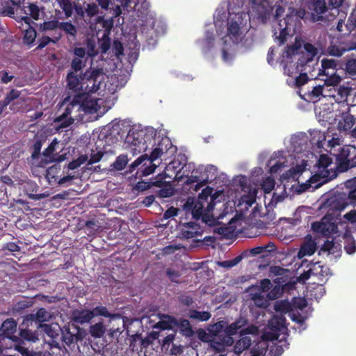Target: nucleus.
I'll list each match as a JSON object with an SVG mask.
<instances>
[{
    "instance_id": "obj_39",
    "label": "nucleus",
    "mask_w": 356,
    "mask_h": 356,
    "mask_svg": "<svg viewBox=\"0 0 356 356\" xmlns=\"http://www.w3.org/2000/svg\"><path fill=\"white\" fill-rule=\"evenodd\" d=\"M204 207V202H202V200H197L195 206L192 210V215L193 218L196 220L200 219L202 216L203 215V208Z\"/></svg>"
},
{
    "instance_id": "obj_11",
    "label": "nucleus",
    "mask_w": 356,
    "mask_h": 356,
    "mask_svg": "<svg viewBox=\"0 0 356 356\" xmlns=\"http://www.w3.org/2000/svg\"><path fill=\"white\" fill-rule=\"evenodd\" d=\"M334 227L333 224L329 222H324L323 220L321 222L316 221L312 224V229L314 232L325 236L330 235L333 232Z\"/></svg>"
},
{
    "instance_id": "obj_35",
    "label": "nucleus",
    "mask_w": 356,
    "mask_h": 356,
    "mask_svg": "<svg viewBox=\"0 0 356 356\" xmlns=\"http://www.w3.org/2000/svg\"><path fill=\"white\" fill-rule=\"evenodd\" d=\"M104 153L105 152L102 151V149H98V147H96L95 149H92L90 157L88 161V165H92L99 162L102 159Z\"/></svg>"
},
{
    "instance_id": "obj_27",
    "label": "nucleus",
    "mask_w": 356,
    "mask_h": 356,
    "mask_svg": "<svg viewBox=\"0 0 356 356\" xmlns=\"http://www.w3.org/2000/svg\"><path fill=\"white\" fill-rule=\"evenodd\" d=\"M325 76V79H322L324 81L325 85L327 86H337L341 81V77L337 74V72H330Z\"/></svg>"
},
{
    "instance_id": "obj_7",
    "label": "nucleus",
    "mask_w": 356,
    "mask_h": 356,
    "mask_svg": "<svg viewBox=\"0 0 356 356\" xmlns=\"http://www.w3.org/2000/svg\"><path fill=\"white\" fill-rule=\"evenodd\" d=\"M213 191L211 187L207 186L198 195L197 200H202V202H204V204L207 203V211L208 212L213 209L216 204L215 200L217 195L216 193L212 195Z\"/></svg>"
},
{
    "instance_id": "obj_60",
    "label": "nucleus",
    "mask_w": 356,
    "mask_h": 356,
    "mask_svg": "<svg viewBox=\"0 0 356 356\" xmlns=\"http://www.w3.org/2000/svg\"><path fill=\"white\" fill-rule=\"evenodd\" d=\"M111 47V40L106 34L102 38V41L100 44V49L102 53H106Z\"/></svg>"
},
{
    "instance_id": "obj_63",
    "label": "nucleus",
    "mask_w": 356,
    "mask_h": 356,
    "mask_svg": "<svg viewBox=\"0 0 356 356\" xmlns=\"http://www.w3.org/2000/svg\"><path fill=\"white\" fill-rule=\"evenodd\" d=\"M84 66L85 63L80 58H74L71 63V67L74 72L81 70Z\"/></svg>"
},
{
    "instance_id": "obj_6",
    "label": "nucleus",
    "mask_w": 356,
    "mask_h": 356,
    "mask_svg": "<svg viewBox=\"0 0 356 356\" xmlns=\"http://www.w3.org/2000/svg\"><path fill=\"white\" fill-rule=\"evenodd\" d=\"M304 12L293 10L289 15L284 18L285 26L289 29V31L295 32L296 29L301 24L300 19L302 18Z\"/></svg>"
},
{
    "instance_id": "obj_36",
    "label": "nucleus",
    "mask_w": 356,
    "mask_h": 356,
    "mask_svg": "<svg viewBox=\"0 0 356 356\" xmlns=\"http://www.w3.org/2000/svg\"><path fill=\"white\" fill-rule=\"evenodd\" d=\"M152 28L156 37L163 35L167 29L166 25L161 20H154L152 23Z\"/></svg>"
},
{
    "instance_id": "obj_12",
    "label": "nucleus",
    "mask_w": 356,
    "mask_h": 356,
    "mask_svg": "<svg viewBox=\"0 0 356 356\" xmlns=\"http://www.w3.org/2000/svg\"><path fill=\"white\" fill-rule=\"evenodd\" d=\"M339 62L334 59L323 58L321 60V68L318 75H327L330 72H337Z\"/></svg>"
},
{
    "instance_id": "obj_53",
    "label": "nucleus",
    "mask_w": 356,
    "mask_h": 356,
    "mask_svg": "<svg viewBox=\"0 0 356 356\" xmlns=\"http://www.w3.org/2000/svg\"><path fill=\"white\" fill-rule=\"evenodd\" d=\"M47 34V35L50 36L51 42L54 44L57 43L63 36V33L60 28H56L54 31L48 32Z\"/></svg>"
},
{
    "instance_id": "obj_41",
    "label": "nucleus",
    "mask_w": 356,
    "mask_h": 356,
    "mask_svg": "<svg viewBox=\"0 0 356 356\" xmlns=\"http://www.w3.org/2000/svg\"><path fill=\"white\" fill-rule=\"evenodd\" d=\"M346 31L344 35L349 34L356 28V16L353 13L348 17L345 24Z\"/></svg>"
},
{
    "instance_id": "obj_30",
    "label": "nucleus",
    "mask_w": 356,
    "mask_h": 356,
    "mask_svg": "<svg viewBox=\"0 0 356 356\" xmlns=\"http://www.w3.org/2000/svg\"><path fill=\"white\" fill-rule=\"evenodd\" d=\"M156 195L161 198L170 197L175 193L174 188L168 182L165 186L160 188L156 192Z\"/></svg>"
},
{
    "instance_id": "obj_1",
    "label": "nucleus",
    "mask_w": 356,
    "mask_h": 356,
    "mask_svg": "<svg viewBox=\"0 0 356 356\" xmlns=\"http://www.w3.org/2000/svg\"><path fill=\"white\" fill-rule=\"evenodd\" d=\"M126 141L130 144L133 154L145 152L149 148L152 149L151 154H143L136 159L129 166V172L137 169L136 177H143L153 173L156 165L153 162L161 156L165 159L177 152V147L172 145L170 139L165 137H157L156 131L153 127H146L140 130L129 131Z\"/></svg>"
},
{
    "instance_id": "obj_45",
    "label": "nucleus",
    "mask_w": 356,
    "mask_h": 356,
    "mask_svg": "<svg viewBox=\"0 0 356 356\" xmlns=\"http://www.w3.org/2000/svg\"><path fill=\"white\" fill-rule=\"evenodd\" d=\"M177 298L179 302L184 306L189 307L194 302L193 298L188 293L180 294Z\"/></svg>"
},
{
    "instance_id": "obj_50",
    "label": "nucleus",
    "mask_w": 356,
    "mask_h": 356,
    "mask_svg": "<svg viewBox=\"0 0 356 356\" xmlns=\"http://www.w3.org/2000/svg\"><path fill=\"white\" fill-rule=\"evenodd\" d=\"M14 79V75L6 70L0 71V83L1 84H8Z\"/></svg>"
},
{
    "instance_id": "obj_18",
    "label": "nucleus",
    "mask_w": 356,
    "mask_h": 356,
    "mask_svg": "<svg viewBox=\"0 0 356 356\" xmlns=\"http://www.w3.org/2000/svg\"><path fill=\"white\" fill-rule=\"evenodd\" d=\"M94 317V312L90 310L83 309L74 313V319L79 323H88Z\"/></svg>"
},
{
    "instance_id": "obj_23",
    "label": "nucleus",
    "mask_w": 356,
    "mask_h": 356,
    "mask_svg": "<svg viewBox=\"0 0 356 356\" xmlns=\"http://www.w3.org/2000/svg\"><path fill=\"white\" fill-rule=\"evenodd\" d=\"M269 324L273 330L282 331L286 327V319L282 316H276L271 319Z\"/></svg>"
},
{
    "instance_id": "obj_44",
    "label": "nucleus",
    "mask_w": 356,
    "mask_h": 356,
    "mask_svg": "<svg viewBox=\"0 0 356 356\" xmlns=\"http://www.w3.org/2000/svg\"><path fill=\"white\" fill-rule=\"evenodd\" d=\"M128 163V158L126 155H120L117 157L113 163L114 168L118 170H123Z\"/></svg>"
},
{
    "instance_id": "obj_52",
    "label": "nucleus",
    "mask_w": 356,
    "mask_h": 356,
    "mask_svg": "<svg viewBox=\"0 0 356 356\" xmlns=\"http://www.w3.org/2000/svg\"><path fill=\"white\" fill-rule=\"evenodd\" d=\"M90 333L95 337H100L104 333V329L102 324L96 323L90 327Z\"/></svg>"
},
{
    "instance_id": "obj_48",
    "label": "nucleus",
    "mask_w": 356,
    "mask_h": 356,
    "mask_svg": "<svg viewBox=\"0 0 356 356\" xmlns=\"http://www.w3.org/2000/svg\"><path fill=\"white\" fill-rule=\"evenodd\" d=\"M327 10L325 0H315L314 2V10L318 14H323Z\"/></svg>"
},
{
    "instance_id": "obj_29",
    "label": "nucleus",
    "mask_w": 356,
    "mask_h": 356,
    "mask_svg": "<svg viewBox=\"0 0 356 356\" xmlns=\"http://www.w3.org/2000/svg\"><path fill=\"white\" fill-rule=\"evenodd\" d=\"M191 168V164L188 163L187 165H184L181 170L183 171L182 176H185L186 179L185 180V184L187 185L192 184L195 182H198L199 178L197 175H189L190 169Z\"/></svg>"
},
{
    "instance_id": "obj_24",
    "label": "nucleus",
    "mask_w": 356,
    "mask_h": 356,
    "mask_svg": "<svg viewBox=\"0 0 356 356\" xmlns=\"http://www.w3.org/2000/svg\"><path fill=\"white\" fill-rule=\"evenodd\" d=\"M60 24L61 22H59L58 19L46 21L40 24L38 30L40 32L48 33L49 31H54L56 28H60Z\"/></svg>"
},
{
    "instance_id": "obj_46",
    "label": "nucleus",
    "mask_w": 356,
    "mask_h": 356,
    "mask_svg": "<svg viewBox=\"0 0 356 356\" xmlns=\"http://www.w3.org/2000/svg\"><path fill=\"white\" fill-rule=\"evenodd\" d=\"M20 95V91L13 88L6 94L3 100L9 105L13 101L19 97Z\"/></svg>"
},
{
    "instance_id": "obj_38",
    "label": "nucleus",
    "mask_w": 356,
    "mask_h": 356,
    "mask_svg": "<svg viewBox=\"0 0 356 356\" xmlns=\"http://www.w3.org/2000/svg\"><path fill=\"white\" fill-rule=\"evenodd\" d=\"M59 4L66 17H71L74 9L72 1L70 0H59Z\"/></svg>"
},
{
    "instance_id": "obj_16",
    "label": "nucleus",
    "mask_w": 356,
    "mask_h": 356,
    "mask_svg": "<svg viewBox=\"0 0 356 356\" xmlns=\"http://www.w3.org/2000/svg\"><path fill=\"white\" fill-rule=\"evenodd\" d=\"M307 67V65H298L297 63L296 69L298 71H300V73L296 79V86L297 87H300L305 84H306L309 81L308 74L312 72L313 71H307L305 70Z\"/></svg>"
},
{
    "instance_id": "obj_43",
    "label": "nucleus",
    "mask_w": 356,
    "mask_h": 356,
    "mask_svg": "<svg viewBox=\"0 0 356 356\" xmlns=\"http://www.w3.org/2000/svg\"><path fill=\"white\" fill-rule=\"evenodd\" d=\"M242 259V257L241 255H238L231 260H226L223 261H219L218 262V265L219 266L225 268H229L232 267H234V266L237 265Z\"/></svg>"
},
{
    "instance_id": "obj_4",
    "label": "nucleus",
    "mask_w": 356,
    "mask_h": 356,
    "mask_svg": "<svg viewBox=\"0 0 356 356\" xmlns=\"http://www.w3.org/2000/svg\"><path fill=\"white\" fill-rule=\"evenodd\" d=\"M304 49L305 52H302L297 61L298 65H307V67L305 70L314 71V66L317 63L314 60V58L318 54V49L312 44L307 42L304 44Z\"/></svg>"
},
{
    "instance_id": "obj_25",
    "label": "nucleus",
    "mask_w": 356,
    "mask_h": 356,
    "mask_svg": "<svg viewBox=\"0 0 356 356\" xmlns=\"http://www.w3.org/2000/svg\"><path fill=\"white\" fill-rule=\"evenodd\" d=\"M323 86L321 85L312 86V90L305 92V95L307 96L308 101L316 102L323 95Z\"/></svg>"
},
{
    "instance_id": "obj_54",
    "label": "nucleus",
    "mask_w": 356,
    "mask_h": 356,
    "mask_svg": "<svg viewBox=\"0 0 356 356\" xmlns=\"http://www.w3.org/2000/svg\"><path fill=\"white\" fill-rule=\"evenodd\" d=\"M85 10L87 15L91 17L99 13V6L95 3H88Z\"/></svg>"
},
{
    "instance_id": "obj_14",
    "label": "nucleus",
    "mask_w": 356,
    "mask_h": 356,
    "mask_svg": "<svg viewBox=\"0 0 356 356\" xmlns=\"http://www.w3.org/2000/svg\"><path fill=\"white\" fill-rule=\"evenodd\" d=\"M60 29L64 32L69 41L76 40L77 28L70 22H61Z\"/></svg>"
},
{
    "instance_id": "obj_28",
    "label": "nucleus",
    "mask_w": 356,
    "mask_h": 356,
    "mask_svg": "<svg viewBox=\"0 0 356 356\" xmlns=\"http://www.w3.org/2000/svg\"><path fill=\"white\" fill-rule=\"evenodd\" d=\"M252 300L254 302V304L259 308H267L269 305L268 299L267 296L266 297L261 293H256L252 295Z\"/></svg>"
},
{
    "instance_id": "obj_47",
    "label": "nucleus",
    "mask_w": 356,
    "mask_h": 356,
    "mask_svg": "<svg viewBox=\"0 0 356 356\" xmlns=\"http://www.w3.org/2000/svg\"><path fill=\"white\" fill-rule=\"evenodd\" d=\"M346 72L350 76L356 75V58H350L346 63Z\"/></svg>"
},
{
    "instance_id": "obj_22",
    "label": "nucleus",
    "mask_w": 356,
    "mask_h": 356,
    "mask_svg": "<svg viewBox=\"0 0 356 356\" xmlns=\"http://www.w3.org/2000/svg\"><path fill=\"white\" fill-rule=\"evenodd\" d=\"M81 76H78L74 72L71 71L67 73V86L70 90H77L79 89L80 79Z\"/></svg>"
},
{
    "instance_id": "obj_8",
    "label": "nucleus",
    "mask_w": 356,
    "mask_h": 356,
    "mask_svg": "<svg viewBox=\"0 0 356 356\" xmlns=\"http://www.w3.org/2000/svg\"><path fill=\"white\" fill-rule=\"evenodd\" d=\"M51 317V314L47 312L46 309L42 307L40 308L35 314H30L27 315L24 320L23 324L25 323V321L27 325H29V323H31L33 321L41 323L49 321Z\"/></svg>"
},
{
    "instance_id": "obj_56",
    "label": "nucleus",
    "mask_w": 356,
    "mask_h": 356,
    "mask_svg": "<svg viewBox=\"0 0 356 356\" xmlns=\"http://www.w3.org/2000/svg\"><path fill=\"white\" fill-rule=\"evenodd\" d=\"M92 312H94L95 316H101L104 317H109L111 316V314L108 311L107 308L104 306H98L93 309Z\"/></svg>"
},
{
    "instance_id": "obj_64",
    "label": "nucleus",
    "mask_w": 356,
    "mask_h": 356,
    "mask_svg": "<svg viewBox=\"0 0 356 356\" xmlns=\"http://www.w3.org/2000/svg\"><path fill=\"white\" fill-rule=\"evenodd\" d=\"M42 141L40 140H37L35 141V143H33V152H32V158L35 159V158H38L39 154H40V150H41V148H42Z\"/></svg>"
},
{
    "instance_id": "obj_51",
    "label": "nucleus",
    "mask_w": 356,
    "mask_h": 356,
    "mask_svg": "<svg viewBox=\"0 0 356 356\" xmlns=\"http://www.w3.org/2000/svg\"><path fill=\"white\" fill-rule=\"evenodd\" d=\"M281 293L282 292L280 286L279 285H276L269 290V291L266 294V296L268 300H274L278 298L280 296Z\"/></svg>"
},
{
    "instance_id": "obj_62",
    "label": "nucleus",
    "mask_w": 356,
    "mask_h": 356,
    "mask_svg": "<svg viewBox=\"0 0 356 356\" xmlns=\"http://www.w3.org/2000/svg\"><path fill=\"white\" fill-rule=\"evenodd\" d=\"M351 91V88L345 86H340L337 89V94L340 96V98L345 99L347 98Z\"/></svg>"
},
{
    "instance_id": "obj_19",
    "label": "nucleus",
    "mask_w": 356,
    "mask_h": 356,
    "mask_svg": "<svg viewBox=\"0 0 356 356\" xmlns=\"http://www.w3.org/2000/svg\"><path fill=\"white\" fill-rule=\"evenodd\" d=\"M187 316L191 319L204 322L207 321L211 318V314L206 311L200 312L196 309H189Z\"/></svg>"
},
{
    "instance_id": "obj_31",
    "label": "nucleus",
    "mask_w": 356,
    "mask_h": 356,
    "mask_svg": "<svg viewBox=\"0 0 356 356\" xmlns=\"http://www.w3.org/2000/svg\"><path fill=\"white\" fill-rule=\"evenodd\" d=\"M145 0H122L121 6L127 9H134L135 10H139L142 6H140V3H145Z\"/></svg>"
},
{
    "instance_id": "obj_13",
    "label": "nucleus",
    "mask_w": 356,
    "mask_h": 356,
    "mask_svg": "<svg viewBox=\"0 0 356 356\" xmlns=\"http://www.w3.org/2000/svg\"><path fill=\"white\" fill-rule=\"evenodd\" d=\"M17 323L13 318L5 320L1 326L2 334L8 339H13V334L16 332Z\"/></svg>"
},
{
    "instance_id": "obj_17",
    "label": "nucleus",
    "mask_w": 356,
    "mask_h": 356,
    "mask_svg": "<svg viewBox=\"0 0 356 356\" xmlns=\"http://www.w3.org/2000/svg\"><path fill=\"white\" fill-rule=\"evenodd\" d=\"M356 118L350 113H343L341 120L339 122V128L341 130H350L355 124Z\"/></svg>"
},
{
    "instance_id": "obj_49",
    "label": "nucleus",
    "mask_w": 356,
    "mask_h": 356,
    "mask_svg": "<svg viewBox=\"0 0 356 356\" xmlns=\"http://www.w3.org/2000/svg\"><path fill=\"white\" fill-rule=\"evenodd\" d=\"M316 247L314 243H309L303 245L300 248V252L303 255H312L316 251Z\"/></svg>"
},
{
    "instance_id": "obj_37",
    "label": "nucleus",
    "mask_w": 356,
    "mask_h": 356,
    "mask_svg": "<svg viewBox=\"0 0 356 356\" xmlns=\"http://www.w3.org/2000/svg\"><path fill=\"white\" fill-rule=\"evenodd\" d=\"M227 323L220 321L216 323H214L213 325H211V327L210 329V332L214 335V336H222V333H225V329L226 327Z\"/></svg>"
},
{
    "instance_id": "obj_33",
    "label": "nucleus",
    "mask_w": 356,
    "mask_h": 356,
    "mask_svg": "<svg viewBox=\"0 0 356 356\" xmlns=\"http://www.w3.org/2000/svg\"><path fill=\"white\" fill-rule=\"evenodd\" d=\"M306 164L296 165L295 167L290 168L286 172L287 178L295 179L297 176L302 173L305 170Z\"/></svg>"
},
{
    "instance_id": "obj_15",
    "label": "nucleus",
    "mask_w": 356,
    "mask_h": 356,
    "mask_svg": "<svg viewBox=\"0 0 356 356\" xmlns=\"http://www.w3.org/2000/svg\"><path fill=\"white\" fill-rule=\"evenodd\" d=\"M176 329L186 337H191L194 335V331L188 320L184 318L177 319Z\"/></svg>"
},
{
    "instance_id": "obj_3",
    "label": "nucleus",
    "mask_w": 356,
    "mask_h": 356,
    "mask_svg": "<svg viewBox=\"0 0 356 356\" xmlns=\"http://www.w3.org/2000/svg\"><path fill=\"white\" fill-rule=\"evenodd\" d=\"M332 159L326 154H321L317 162L318 172L312 176L309 179L310 186L312 184H316L315 188L321 186L323 184L327 183L330 179L329 178L330 172L327 168L331 165Z\"/></svg>"
},
{
    "instance_id": "obj_42",
    "label": "nucleus",
    "mask_w": 356,
    "mask_h": 356,
    "mask_svg": "<svg viewBox=\"0 0 356 356\" xmlns=\"http://www.w3.org/2000/svg\"><path fill=\"white\" fill-rule=\"evenodd\" d=\"M240 32L239 24L236 21H231L227 23V33L229 35L238 36Z\"/></svg>"
},
{
    "instance_id": "obj_9",
    "label": "nucleus",
    "mask_w": 356,
    "mask_h": 356,
    "mask_svg": "<svg viewBox=\"0 0 356 356\" xmlns=\"http://www.w3.org/2000/svg\"><path fill=\"white\" fill-rule=\"evenodd\" d=\"M200 226L195 222H188L183 225L180 231V238L190 239L200 234Z\"/></svg>"
},
{
    "instance_id": "obj_34",
    "label": "nucleus",
    "mask_w": 356,
    "mask_h": 356,
    "mask_svg": "<svg viewBox=\"0 0 356 356\" xmlns=\"http://www.w3.org/2000/svg\"><path fill=\"white\" fill-rule=\"evenodd\" d=\"M19 335L21 338L29 341L35 342L38 340V334L29 329H21Z\"/></svg>"
},
{
    "instance_id": "obj_21",
    "label": "nucleus",
    "mask_w": 356,
    "mask_h": 356,
    "mask_svg": "<svg viewBox=\"0 0 356 356\" xmlns=\"http://www.w3.org/2000/svg\"><path fill=\"white\" fill-rule=\"evenodd\" d=\"M238 330H237L235 324L231 323L229 325H226L225 329V337L222 340V344L229 346L233 343V339L232 336L236 334Z\"/></svg>"
},
{
    "instance_id": "obj_58",
    "label": "nucleus",
    "mask_w": 356,
    "mask_h": 356,
    "mask_svg": "<svg viewBox=\"0 0 356 356\" xmlns=\"http://www.w3.org/2000/svg\"><path fill=\"white\" fill-rule=\"evenodd\" d=\"M96 1L98 3V6L108 13H110L111 8L116 6L113 5L111 0H96Z\"/></svg>"
},
{
    "instance_id": "obj_61",
    "label": "nucleus",
    "mask_w": 356,
    "mask_h": 356,
    "mask_svg": "<svg viewBox=\"0 0 356 356\" xmlns=\"http://www.w3.org/2000/svg\"><path fill=\"white\" fill-rule=\"evenodd\" d=\"M166 275L171 282L177 283L178 282L177 279L181 275L179 271L170 268H167Z\"/></svg>"
},
{
    "instance_id": "obj_32",
    "label": "nucleus",
    "mask_w": 356,
    "mask_h": 356,
    "mask_svg": "<svg viewBox=\"0 0 356 356\" xmlns=\"http://www.w3.org/2000/svg\"><path fill=\"white\" fill-rule=\"evenodd\" d=\"M166 320L162 321L160 322L161 327L162 329L172 330L176 329V326L177 325V319L171 316H166Z\"/></svg>"
},
{
    "instance_id": "obj_57",
    "label": "nucleus",
    "mask_w": 356,
    "mask_h": 356,
    "mask_svg": "<svg viewBox=\"0 0 356 356\" xmlns=\"http://www.w3.org/2000/svg\"><path fill=\"white\" fill-rule=\"evenodd\" d=\"M345 51V47L339 48L335 45H331L327 49V52L329 53V54L334 56H341L343 54Z\"/></svg>"
},
{
    "instance_id": "obj_55",
    "label": "nucleus",
    "mask_w": 356,
    "mask_h": 356,
    "mask_svg": "<svg viewBox=\"0 0 356 356\" xmlns=\"http://www.w3.org/2000/svg\"><path fill=\"white\" fill-rule=\"evenodd\" d=\"M290 31H289V29L286 26L280 30L279 36L276 37V39H277L279 41L280 44H283L285 43L287 40V36L290 34Z\"/></svg>"
},
{
    "instance_id": "obj_2",
    "label": "nucleus",
    "mask_w": 356,
    "mask_h": 356,
    "mask_svg": "<svg viewBox=\"0 0 356 356\" xmlns=\"http://www.w3.org/2000/svg\"><path fill=\"white\" fill-rule=\"evenodd\" d=\"M69 101L70 97H67L59 104V108L54 120V122L58 124V128H67L74 123V120L71 117L74 111H86V102L82 95H75L72 101Z\"/></svg>"
},
{
    "instance_id": "obj_26",
    "label": "nucleus",
    "mask_w": 356,
    "mask_h": 356,
    "mask_svg": "<svg viewBox=\"0 0 356 356\" xmlns=\"http://www.w3.org/2000/svg\"><path fill=\"white\" fill-rule=\"evenodd\" d=\"M37 36V32L33 26L27 27L24 30L23 42L24 44L30 45L33 44Z\"/></svg>"
},
{
    "instance_id": "obj_10",
    "label": "nucleus",
    "mask_w": 356,
    "mask_h": 356,
    "mask_svg": "<svg viewBox=\"0 0 356 356\" xmlns=\"http://www.w3.org/2000/svg\"><path fill=\"white\" fill-rule=\"evenodd\" d=\"M73 326V328L76 331V333H74L70 330V325H65L62 328H60L61 332V340L66 345L70 346L74 343V341H76L79 339V337L78 335V328L75 326Z\"/></svg>"
},
{
    "instance_id": "obj_40",
    "label": "nucleus",
    "mask_w": 356,
    "mask_h": 356,
    "mask_svg": "<svg viewBox=\"0 0 356 356\" xmlns=\"http://www.w3.org/2000/svg\"><path fill=\"white\" fill-rule=\"evenodd\" d=\"M24 10L26 14H29L33 19L37 20L39 19L40 10L38 6L35 3H29Z\"/></svg>"
},
{
    "instance_id": "obj_5",
    "label": "nucleus",
    "mask_w": 356,
    "mask_h": 356,
    "mask_svg": "<svg viewBox=\"0 0 356 356\" xmlns=\"http://www.w3.org/2000/svg\"><path fill=\"white\" fill-rule=\"evenodd\" d=\"M122 13L121 7L120 5H116L115 7L111 8L110 14L111 15L109 19H105L104 16H98L97 22L102 24V27L107 33H109L113 27V18L120 16Z\"/></svg>"
},
{
    "instance_id": "obj_20",
    "label": "nucleus",
    "mask_w": 356,
    "mask_h": 356,
    "mask_svg": "<svg viewBox=\"0 0 356 356\" xmlns=\"http://www.w3.org/2000/svg\"><path fill=\"white\" fill-rule=\"evenodd\" d=\"M60 166L58 165L51 166L47 170L46 177L50 184H55L58 177L61 175L60 174Z\"/></svg>"
},
{
    "instance_id": "obj_59",
    "label": "nucleus",
    "mask_w": 356,
    "mask_h": 356,
    "mask_svg": "<svg viewBox=\"0 0 356 356\" xmlns=\"http://www.w3.org/2000/svg\"><path fill=\"white\" fill-rule=\"evenodd\" d=\"M275 187V181L270 177H268L264 181L262 188L265 193H270Z\"/></svg>"
}]
</instances>
